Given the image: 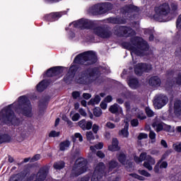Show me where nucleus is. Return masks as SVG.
Instances as JSON below:
<instances>
[{
  "mask_svg": "<svg viewBox=\"0 0 181 181\" xmlns=\"http://www.w3.org/2000/svg\"><path fill=\"white\" fill-rule=\"evenodd\" d=\"M169 99L166 95H157L154 97L153 105L158 110H160L163 107H165L168 104Z\"/></svg>",
  "mask_w": 181,
  "mask_h": 181,
  "instance_id": "ddd939ff",
  "label": "nucleus"
},
{
  "mask_svg": "<svg viewBox=\"0 0 181 181\" xmlns=\"http://www.w3.org/2000/svg\"><path fill=\"white\" fill-rule=\"evenodd\" d=\"M130 176H132V177H134V179H138V180H145V177L141 176V175H138V174H130Z\"/></svg>",
  "mask_w": 181,
  "mask_h": 181,
  "instance_id": "de8ad7c7",
  "label": "nucleus"
},
{
  "mask_svg": "<svg viewBox=\"0 0 181 181\" xmlns=\"http://www.w3.org/2000/svg\"><path fill=\"white\" fill-rule=\"evenodd\" d=\"M151 70V64L139 63L134 66V73L136 76H142V73H149Z\"/></svg>",
  "mask_w": 181,
  "mask_h": 181,
  "instance_id": "f8f14e48",
  "label": "nucleus"
},
{
  "mask_svg": "<svg viewBox=\"0 0 181 181\" xmlns=\"http://www.w3.org/2000/svg\"><path fill=\"white\" fill-rule=\"evenodd\" d=\"M124 107L126 108V111L129 112L131 111V103L129 101L124 103Z\"/></svg>",
  "mask_w": 181,
  "mask_h": 181,
  "instance_id": "4d7b16f0",
  "label": "nucleus"
},
{
  "mask_svg": "<svg viewBox=\"0 0 181 181\" xmlns=\"http://www.w3.org/2000/svg\"><path fill=\"white\" fill-rule=\"evenodd\" d=\"M100 101H101V98L97 95L94 98L90 99L88 104V105H95L100 104Z\"/></svg>",
  "mask_w": 181,
  "mask_h": 181,
  "instance_id": "c85d7f7f",
  "label": "nucleus"
},
{
  "mask_svg": "<svg viewBox=\"0 0 181 181\" xmlns=\"http://www.w3.org/2000/svg\"><path fill=\"white\" fill-rule=\"evenodd\" d=\"M17 114H22L25 117H32V105L28 97L23 95L18 98V100L4 107L0 112V144H10L12 142V136L8 133H4V125H18L19 119L16 118L13 110Z\"/></svg>",
  "mask_w": 181,
  "mask_h": 181,
  "instance_id": "f257e3e1",
  "label": "nucleus"
},
{
  "mask_svg": "<svg viewBox=\"0 0 181 181\" xmlns=\"http://www.w3.org/2000/svg\"><path fill=\"white\" fill-rule=\"evenodd\" d=\"M100 129V127L97 124H93V132L94 134H97Z\"/></svg>",
  "mask_w": 181,
  "mask_h": 181,
  "instance_id": "bf43d9fd",
  "label": "nucleus"
},
{
  "mask_svg": "<svg viewBox=\"0 0 181 181\" xmlns=\"http://www.w3.org/2000/svg\"><path fill=\"white\" fill-rule=\"evenodd\" d=\"M88 12L89 13H90L91 15H95V16L100 15V4H95L92 6L89 7V8L88 9Z\"/></svg>",
  "mask_w": 181,
  "mask_h": 181,
  "instance_id": "412c9836",
  "label": "nucleus"
},
{
  "mask_svg": "<svg viewBox=\"0 0 181 181\" xmlns=\"http://www.w3.org/2000/svg\"><path fill=\"white\" fill-rule=\"evenodd\" d=\"M144 33L145 35H149L148 39L150 42H152V40H153V30L147 29L145 30Z\"/></svg>",
  "mask_w": 181,
  "mask_h": 181,
  "instance_id": "4c0bfd02",
  "label": "nucleus"
},
{
  "mask_svg": "<svg viewBox=\"0 0 181 181\" xmlns=\"http://www.w3.org/2000/svg\"><path fill=\"white\" fill-rule=\"evenodd\" d=\"M117 159L122 165H127V156L124 153L117 154Z\"/></svg>",
  "mask_w": 181,
  "mask_h": 181,
  "instance_id": "a878e982",
  "label": "nucleus"
},
{
  "mask_svg": "<svg viewBox=\"0 0 181 181\" xmlns=\"http://www.w3.org/2000/svg\"><path fill=\"white\" fill-rule=\"evenodd\" d=\"M160 165V161H158L154 167L155 173H159V166Z\"/></svg>",
  "mask_w": 181,
  "mask_h": 181,
  "instance_id": "680f3d73",
  "label": "nucleus"
},
{
  "mask_svg": "<svg viewBox=\"0 0 181 181\" xmlns=\"http://www.w3.org/2000/svg\"><path fill=\"white\" fill-rule=\"evenodd\" d=\"M103 176H107L105 165L104 163H99L95 168L90 181H100Z\"/></svg>",
  "mask_w": 181,
  "mask_h": 181,
  "instance_id": "9b49d317",
  "label": "nucleus"
},
{
  "mask_svg": "<svg viewBox=\"0 0 181 181\" xmlns=\"http://www.w3.org/2000/svg\"><path fill=\"white\" fill-rule=\"evenodd\" d=\"M131 125L132 127H138V125H139V122L138 121L137 119H133L131 121Z\"/></svg>",
  "mask_w": 181,
  "mask_h": 181,
  "instance_id": "864d4df0",
  "label": "nucleus"
},
{
  "mask_svg": "<svg viewBox=\"0 0 181 181\" xmlns=\"http://www.w3.org/2000/svg\"><path fill=\"white\" fill-rule=\"evenodd\" d=\"M78 65H76V64H73L70 66L69 72L71 74H73V76H76V73H77V71L78 70Z\"/></svg>",
  "mask_w": 181,
  "mask_h": 181,
  "instance_id": "2f4dec72",
  "label": "nucleus"
},
{
  "mask_svg": "<svg viewBox=\"0 0 181 181\" xmlns=\"http://www.w3.org/2000/svg\"><path fill=\"white\" fill-rule=\"evenodd\" d=\"M153 128H156V131L157 132H160V131H162V129H163V125H162V124L159 123L157 124L156 123H153L152 124Z\"/></svg>",
  "mask_w": 181,
  "mask_h": 181,
  "instance_id": "e433bc0d",
  "label": "nucleus"
},
{
  "mask_svg": "<svg viewBox=\"0 0 181 181\" xmlns=\"http://www.w3.org/2000/svg\"><path fill=\"white\" fill-rule=\"evenodd\" d=\"M118 139H113L112 141V145L108 146L109 151H112V152H115V151H118L119 147L118 146Z\"/></svg>",
  "mask_w": 181,
  "mask_h": 181,
  "instance_id": "393cba45",
  "label": "nucleus"
},
{
  "mask_svg": "<svg viewBox=\"0 0 181 181\" xmlns=\"http://www.w3.org/2000/svg\"><path fill=\"white\" fill-rule=\"evenodd\" d=\"M62 73H63L62 66H55L48 69L47 71L46 76L47 77H59Z\"/></svg>",
  "mask_w": 181,
  "mask_h": 181,
  "instance_id": "2eb2a0df",
  "label": "nucleus"
},
{
  "mask_svg": "<svg viewBox=\"0 0 181 181\" xmlns=\"http://www.w3.org/2000/svg\"><path fill=\"white\" fill-rule=\"evenodd\" d=\"M111 101H112V96L111 95H107L104 100L105 103H111Z\"/></svg>",
  "mask_w": 181,
  "mask_h": 181,
  "instance_id": "774afa93",
  "label": "nucleus"
},
{
  "mask_svg": "<svg viewBox=\"0 0 181 181\" xmlns=\"http://www.w3.org/2000/svg\"><path fill=\"white\" fill-rule=\"evenodd\" d=\"M148 136H149L150 139H151L153 141L156 139V134L154 133L153 131H152V130L150 131Z\"/></svg>",
  "mask_w": 181,
  "mask_h": 181,
  "instance_id": "603ef678",
  "label": "nucleus"
},
{
  "mask_svg": "<svg viewBox=\"0 0 181 181\" xmlns=\"http://www.w3.org/2000/svg\"><path fill=\"white\" fill-rule=\"evenodd\" d=\"M174 114L179 117L181 115V100H176L174 103Z\"/></svg>",
  "mask_w": 181,
  "mask_h": 181,
  "instance_id": "b1692460",
  "label": "nucleus"
},
{
  "mask_svg": "<svg viewBox=\"0 0 181 181\" xmlns=\"http://www.w3.org/2000/svg\"><path fill=\"white\" fill-rule=\"evenodd\" d=\"M59 135H60V132H56V131H51L49 134V136L50 138H56V136H59Z\"/></svg>",
  "mask_w": 181,
  "mask_h": 181,
  "instance_id": "c03bdc74",
  "label": "nucleus"
},
{
  "mask_svg": "<svg viewBox=\"0 0 181 181\" xmlns=\"http://www.w3.org/2000/svg\"><path fill=\"white\" fill-rule=\"evenodd\" d=\"M102 114H103V110H101V108L95 107L93 110V115H95V117H101Z\"/></svg>",
  "mask_w": 181,
  "mask_h": 181,
  "instance_id": "58836bf2",
  "label": "nucleus"
},
{
  "mask_svg": "<svg viewBox=\"0 0 181 181\" xmlns=\"http://www.w3.org/2000/svg\"><path fill=\"white\" fill-rule=\"evenodd\" d=\"M137 138L139 141H142V139H148V134L140 133Z\"/></svg>",
  "mask_w": 181,
  "mask_h": 181,
  "instance_id": "a18cd8bd",
  "label": "nucleus"
},
{
  "mask_svg": "<svg viewBox=\"0 0 181 181\" xmlns=\"http://www.w3.org/2000/svg\"><path fill=\"white\" fill-rule=\"evenodd\" d=\"M74 78V75L70 74V72H68L67 74L64 77V81L66 84H71V81H73Z\"/></svg>",
  "mask_w": 181,
  "mask_h": 181,
  "instance_id": "cd10ccee",
  "label": "nucleus"
},
{
  "mask_svg": "<svg viewBox=\"0 0 181 181\" xmlns=\"http://www.w3.org/2000/svg\"><path fill=\"white\" fill-rule=\"evenodd\" d=\"M105 5L106 6V9L107 10V12L110 11H112L114 8V5L110 2H105Z\"/></svg>",
  "mask_w": 181,
  "mask_h": 181,
  "instance_id": "09e8293b",
  "label": "nucleus"
},
{
  "mask_svg": "<svg viewBox=\"0 0 181 181\" xmlns=\"http://www.w3.org/2000/svg\"><path fill=\"white\" fill-rule=\"evenodd\" d=\"M78 139L79 142H83V136L80 133H76L74 136H72V141L76 142V140Z\"/></svg>",
  "mask_w": 181,
  "mask_h": 181,
  "instance_id": "c9c22d12",
  "label": "nucleus"
},
{
  "mask_svg": "<svg viewBox=\"0 0 181 181\" xmlns=\"http://www.w3.org/2000/svg\"><path fill=\"white\" fill-rule=\"evenodd\" d=\"M113 32L119 37H131L134 36L135 30L130 27L116 25L113 28Z\"/></svg>",
  "mask_w": 181,
  "mask_h": 181,
  "instance_id": "9d476101",
  "label": "nucleus"
},
{
  "mask_svg": "<svg viewBox=\"0 0 181 181\" xmlns=\"http://www.w3.org/2000/svg\"><path fill=\"white\" fill-rule=\"evenodd\" d=\"M64 165L65 163L63 161H58L54 164V168L57 170H61V169L64 168Z\"/></svg>",
  "mask_w": 181,
  "mask_h": 181,
  "instance_id": "72a5a7b5",
  "label": "nucleus"
},
{
  "mask_svg": "<svg viewBox=\"0 0 181 181\" xmlns=\"http://www.w3.org/2000/svg\"><path fill=\"white\" fill-rule=\"evenodd\" d=\"M103 147H104V144H103V142H100L98 144L95 145V148L96 149H103Z\"/></svg>",
  "mask_w": 181,
  "mask_h": 181,
  "instance_id": "338daca9",
  "label": "nucleus"
},
{
  "mask_svg": "<svg viewBox=\"0 0 181 181\" xmlns=\"http://www.w3.org/2000/svg\"><path fill=\"white\" fill-rule=\"evenodd\" d=\"M136 111L137 112H139V113H137V118H139V119H146V116L145 115V114L144 113V112L142 110H139V109L138 108H134L133 109V111Z\"/></svg>",
  "mask_w": 181,
  "mask_h": 181,
  "instance_id": "473e14b6",
  "label": "nucleus"
},
{
  "mask_svg": "<svg viewBox=\"0 0 181 181\" xmlns=\"http://www.w3.org/2000/svg\"><path fill=\"white\" fill-rule=\"evenodd\" d=\"M9 181H25V177L22 174H17L11 177Z\"/></svg>",
  "mask_w": 181,
  "mask_h": 181,
  "instance_id": "7c9ffc66",
  "label": "nucleus"
},
{
  "mask_svg": "<svg viewBox=\"0 0 181 181\" xmlns=\"http://www.w3.org/2000/svg\"><path fill=\"white\" fill-rule=\"evenodd\" d=\"M66 13H67L66 11L51 13L46 15L45 18L46 21H48L49 22H55V21H59V19H60L63 15H66Z\"/></svg>",
  "mask_w": 181,
  "mask_h": 181,
  "instance_id": "4468645a",
  "label": "nucleus"
},
{
  "mask_svg": "<svg viewBox=\"0 0 181 181\" xmlns=\"http://www.w3.org/2000/svg\"><path fill=\"white\" fill-rule=\"evenodd\" d=\"M70 148V141L69 140L62 141L59 144L60 151H67Z\"/></svg>",
  "mask_w": 181,
  "mask_h": 181,
  "instance_id": "bb28decb",
  "label": "nucleus"
},
{
  "mask_svg": "<svg viewBox=\"0 0 181 181\" xmlns=\"http://www.w3.org/2000/svg\"><path fill=\"white\" fill-rule=\"evenodd\" d=\"M160 169H166L168 168V162L163 161L160 164Z\"/></svg>",
  "mask_w": 181,
  "mask_h": 181,
  "instance_id": "e2e57ef3",
  "label": "nucleus"
},
{
  "mask_svg": "<svg viewBox=\"0 0 181 181\" xmlns=\"http://www.w3.org/2000/svg\"><path fill=\"white\" fill-rule=\"evenodd\" d=\"M74 63L81 66H91L97 63V53L94 51H86L78 54L74 59Z\"/></svg>",
  "mask_w": 181,
  "mask_h": 181,
  "instance_id": "423d86ee",
  "label": "nucleus"
},
{
  "mask_svg": "<svg viewBox=\"0 0 181 181\" xmlns=\"http://www.w3.org/2000/svg\"><path fill=\"white\" fill-rule=\"evenodd\" d=\"M75 28L76 29H89L93 30L94 35L98 36L101 39H108L112 36V31L108 28V25H98L97 21L86 18H81L76 21H74L69 24V28Z\"/></svg>",
  "mask_w": 181,
  "mask_h": 181,
  "instance_id": "7ed1b4c3",
  "label": "nucleus"
},
{
  "mask_svg": "<svg viewBox=\"0 0 181 181\" xmlns=\"http://www.w3.org/2000/svg\"><path fill=\"white\" fill-rule=\"evenodd\" d=\"M139 175L141 176H145L146 177H151V173H148V171L145 170H139Z\"/></svg>",
  "mask_w": 181,
  "mask_h": 181,
  "instance_id": "a19ab883",
  "label": "nucleus"
},
{
  "mask_svg": "<svg viewBox=\"0 0 181 181\" xmlns=\"http://www.w3.org/2000/svg\"><path fill=\"white\" fill-rule=\"evenodd\" d=\"M122 47L131 52L133 62H134V54L135 56H145V52L149 49L148 42L141 37H133L130 42H124L122 43Z\"/></svg>",
  "mask_w": 181,
  "mask_h": 181,
  "instance_id": "20e7f679",
  "label": "nucleus"
},
{
  "mask_svg": "<svg viewBox=\"0 0 181 181\" xmlns=\"http://www.w3.org/2000/svg\"><path fill=\"white\" fill-rule=\"evenodd\" d=\"M109 170H112V169H115L117 166H118V162L115 160H112L109 162Z\"/></svg>",
  "mask_w": 181,
  "mask_h": 181,
  "instance_id": "f704fd0d",
  "label": "nucleus"
},
{
  "mask_svg": "<svg viewBox=\"0 0 181 181\" xmlns=\"http://www.w3.org/2000/svg\"><path fill=\"white\" fill-rule=\"evenodd\" d=\"M50 83H52V79H44L41 81L37 86L36 88L39 93L45 91L49 87Z\"/></svg>",
  "mask_w": 181,
  "mask_h": 181,
  "instance_id": "dca6fc26",
  "label": "nucleus"
},
{
  "mask_svg": "<svg viewBox=\"0 0 181 181\" xmlns=\"http://www.w3.org/2000/svg\"><path fill=\"white\" fill-rule=\"evenodd\" d=\"M39 159H40V154H36L30 159V162H36Z\"/></svg>",
  "mask_w": 181,
  "mask_h": 181,
  "instance_id": "5fc2aeb1",
  "label": "nucleus"
},
{
  "mask_svg": "<svg viewBox=\"0 0 181 181\" xmlns=\"http://www.w3.org/2000/svg\"><path fill=\"white\" fill-rule=\"evenodd\" d=\"M80 92L78 91H74L72 93V97L74 100H77V98H78V97H80Z\"/></svg>",
  "mask_w": 181,
  "mask_h": 181,
  "instance_id": "6e6d98bb",
  "label": "nucleus"
},
{
  "mask_svg": "<svg viewBox=\"0 0 181 181\" xmlns=\"http://www.w3.org/2000/svg\"><path fill=\"white\" fill-rule=\"evenodd\" d=\"M144 160H145L143 165L144 167L148 170H152L153 169L152 165L156 163L155 158H152L150 155H147L146 153H141L139 157L134 156L136 163H141V162H144Z\"/></svg>",
  "mask_w": 181,
  "mask_h": 181,
  "instance_id": "1a4fd4ad",
  "label": "nucleus"
},
{
  "mask_svg": "<svg viewBox=\"0 0 181 181\" xmlns=\"http://www.w3.org/2000/svg\"><path fill=\"white\" fill-rule=\"evenodd\" d=\"M148 83L151 86V87H160L162 81H160V78H159V76H154L150 78Z\"/></svg>",
  "mask_w": 181,
  "mask_h": 181,
  "instance_id": "6ab92c4d",
  "label": "nucleus"
},
{
  "mask_svg": "<svg viewBox=\"0 0 181 181\" xmlns=\"http://www.w3.org/2000/svg\"><path fill=\"white\" fill-rule=\"evenodd\" d=\"M15 136H21L23 138L25 135H26V129L24 126H19L18 128L15 129Z\"/></svg>",
  "mask_w": 181,
  "mask_h": 181,
  "instance_id": "5701e85b",
  "label": "nucleus"
},
{
  "mask_svg": "<svg viewBox=\"0 0 181 181\" xmlns=\"http://www.w3.org/2000/svg\"><path fill=\"white\" fill-rule=\"evenodd\" d=\"M96 155L97 156H98V158H100V159H103V158H105V154H104V153L100 151H98Z\"/></svg>",
  "mask_w": 181,
  "mask_h": 181,
  "instance_id": "0e129e2a",
  "label": "nucleus"
},
{
  "mask_svg": "<svg viewBox=\"0 0 181 181\" xmlns=\"http://www.w3.org/2000/svg\"><path fill=\"white\" fill-rule=\"evenodd\" d=\"M127 84L132 90H136L139 87V81L134 76H129L127 78Z\"/></svg>",
  "mask_w": 181,
  "mask_h": 181,
  "instance_id": "f3484780",
  "label": "nucleus"
},
{
  "mask_svg": "<svg viewBox=\"0 0 181 181\" xmlns=\"http://www.w3.org/2000/svg\"><path fill=\"white\" fill-rule=\"evenodd\" d=\"M106 127L107 128H109L110 129H114V128H115V124L111 122H108L107 124H106Z\"/></svg>",
  "mask_w": 181,
  "mask_h": 181,
  "instance_id": "13d9d810",
  "label": "nucleus"
},
{
  "mask_svg": "<svg viewBox=\"0 0 181 181\" xmlns=\"http://www.w3.org/2000/svg\"><path fill=\"white\" fill-rule=\"evenodd\" d=\"M139 12V7L132 4L124 6L121 8V13L124 17H110L107 19L108 23H112L113 25H125L127 23V19H132L135 18L134 13Z\"/></svg>",
  "mask_w": 181,
  "mask_h": 181,
  "instance_id": "39448f33",
  "label": "nucleus"
},
{
  "mask_svg": "<svg viewBox=\"0 0 181 181\" xmlns=\"http://www.w3.org/2000/svg\"><path fill=\"white\" fill-rule=\"evenodd\" d=\"M78 125L81 128L86 131V129H91L93 128V122L92 121H86V119H82L78 122Z\"/></svg>",
  "mask_w": 181,
  "mask_h": 181,
  "instance_id": "aec40b11",
  "label": "nucleus"
},
{
  "mask_svg": "<svg viewBox=\"0 0 181 181\" xmlns=\"http://www.w3.org/2000/svg\"><path fill=\"white\" fill-rule=\"evenodd\" d=\"M176 83L178 86H181V72H179L178 76L176 78Z\"/></svg>",
  "mask_w": 181,
  "mask_h": 181,
  "instance_id": "69168bd1",
  "label": "nucleus"
},
{
  "mask_svg": "<svg viewBox=\"0 0 181 181\" xmlns=\"http://www.w3.org/2000/svg\"><path fill=\"white\" fill-rule=\"evenodd\" d=\"M78 112L79 114H81V115H82V117H87V112H86V110L83 108H80L78 110Z\"/></svg>",
  "mask_w": 181,
  "mask_h": 181,
  "instance_id": "052dcab7",
  "label": "nucleus"
},
{
  "mask_svg": "<svg viewBox=\"0 0 181 181\" xmlns=\"http://www.w3.org/2000/svg\"><path fill=\"white\" fill-rule=\"evenodd\" d=\"M71 119H72V121H74V122H77V121H78L79 119H80V114H78V113H75L73 116H72V117H71Z\"/></svg>",
  "mask_w": 181,
  "mask_h": 181,
  "instance_id": "3c124183",
  "label": "nucleus"
},
{
  "mask_svg": "<svg viewBox=\"0 0 181 181\" xmlns=\"http://www.w3.org/2000/svg\"><path fill=\"white\" fill-rule=\"evenodd\" d=\"M87 160L83 158H79L75 162V164L73 167L71 171V176H80V175H83L85 172H87Z\"/></svg>",
  "mask_w": 181,
  "mask_h": 181,
  "instance_id": "6e6552de",
  "label": "nucleus"
},
{
  "mask_svg": "<svg viewBox=\"0 0 181 181\" xmlns=\"http://www.w3.org/2000/svg\"><path fill=\"white\" fill-rule=\"evenodd\" d=\"M178 6L179 5L177 4V3L176 2L171 3L170 8H171L172 12H176V11H177Z\"/></svg>",
  "mask_w": 181,
  "mask_h": 181,
  "instance_id": "79ce46f5",
  "label": "nucleus"
},
{
  "mask_svg": "<svg viewBox=\"0 0 181 181\" xmlns=\"http://www.w3.org/2000/svg\"><path fill=\"white\" fill-rule=\"evenodd\" d=\"M129 128V124H128V122H126L124 129L119 132V136H122V138H128V136H129V132H128Z\"/></svg>",
  "mask_w": 181,
  "mask_h": 181,
  "instance_id": "4be33fe9",
  "label": "nucleus"
},
{
  "mask_svg": "<svg viewBox=\"0 0 181 181\" xmlns=\"http://www.w3.org/2000/svg\"><path fill=\"white\" fill-rule=\"evenodd\" d=\"M173 148L176 152H181V143L174 144Z\"/></svg>",
  "mask_w": 181,
  "mask_h": 181,
  "instance_id": "49530a36",
  "label": "nucleus"
},
{
  "mask_svg": "<svg viewBox=\"0 0 181 181\" xmlns=\"http://www.w3.org/2000/svg\"><path fill=\"white\" fill-rule=\"evenodd\" d=\"M145 110H146V115L150 117H153V115H155L153 111L152 110H151L150 107H146Z\"/></svg>",
  "mask_w": 181,
  "mask_h": 181,
  "instance_id": "37998d69",
  "label": "nucleus"
},
{
  "mask_svg": "<svg viewBox=\"0 0 181 181\" xmlns=\"http://www.w3.org/2000/svg\"><path fill=\"white\" fill-rule=\"evenodd\" d=\"M155 15L153 16L154 21L157 22H169L172 21L170 15V6L168 3H163L158 7L155 8Z\"/></svg>",
  "mask_w": 181,
  "mask_h": 181,
  "instance_id": "0eeeda50",
  "label": "nucleus"
},
{
  "mask_svg": "<svg viewBox=\"0 0 181 181\" xmlns=\"http://www.w3.org/2000/svg\"><path fill=\"white\" fill-rule=\"evenodd\" d=\"M121 97L127 99L131 98V91L126 90L125 93H122Z\"/></svg>",
  "mask_w": 181,
  "mask_h": 181,
  "instance_id": "8fccbe9b",
  "label": "nucleus"
},
{
  "mask_svg": "<svg viewBox=\"0 0 181 181\" xmlns=\"http://www.w3.org/2000/svg\"><path fill=\"white\" fill-rule=\"evenodd\" d=\"M109 111L111 112L112 114H116L117 115H124V110H122V107L117 103L111 105L109 108Z\"/></svg>",
  "mask_w": 181,
  "mask_h": 181,
  "instance_id": "a211bd4d",
  "label": "nucleus"
},
{
  "mask_svg": "<svg viewBox=\"0 0 181 181\" xmlns=\"http://www.w3.org/2000/svg\"><path fill=\"white\" fill-rule=\"evenodd\" d=\"M99 11L100 15H104V13H107V12H108L105 3H99Z\"/></svg>",
  "mask_w": 181,
  "mask_h": 181,
  "instance_id": "c756f323",
  "label": "nucleus"
},
{
  "mask_svg": "<svg viewBox=\"0 0 181 181\" xmlns=\"http://www.w3.org/2000/svg\"><path fill=\"white\" fill-rule=\"evenodd\" d=\"M86 138L88 141H94V139H95V137L94 136L93 132H88L86 133Z\"/></svg>",
  "mask_w": 181,
  "mask_h": 181,
  "instance_id": "ea45409f",
  "label": "nucleus"
},
{
  "mask_svg": "<svg viewBox=\"0 0 181 181\" xmlns=\"http://www.w3.org/2000/svg\"><path fill=\"white\" fill-rule=\"evenodd\" d=\"M110 69L107 67L88 68L81 71L75 76L74 81L81 86H91V84H101L104 81L101 74H108Z\"/></svg>",
  "mask_w": 181,
  "mask_h": 181,
  "instance_id": "f03ea898",
  "label": "nucleus"
}]
</instances>
